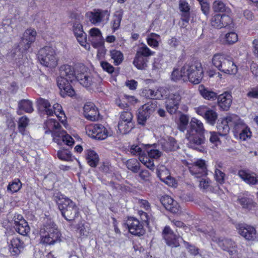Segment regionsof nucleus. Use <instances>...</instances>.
<instances>
[{
	"label": "nucleus",
	"instance_id": "nucleus-52",
	"mask_svg": "<svg viewBox=\"0 0 258 258\" xmlns=\"http://www.w3.org/2000/svg\"><path fill=\"white\" fill-rule=\"evenodd\" d=\"M238 40V35L234 32L227 33L225 35V43L228 44H232Z\"/></svg>",
	"mask_w": 258,
	"mask_h": 258
},
{
	"label": "nucleus",
	"instance_id": "nucleus-37",
	"mask_svg": "<svg viewBox=\"0 0 258 258\" xmlns=\"http://www.w3.org/2000/svg\"><path fill=\"white\" fill-rule=\"evenodd\" d=\"M148 58L136 54L133 61L134 65L139 70L145 69L147 67Z\"/></svg>",
	"mask_w": 258,
	"mask_h": 258
},
{
	"label": "nucleus",
	"instance_id": "nucleus-63",
	"mask_svg": "<svg viewBox=\"0 0 258 258\" xmlns=\"http://www.w3.org/2000/svg\"><path fill=\"white\" fill-rule=\"evenodd\" d=\"M225 174L221 170L216 169L215 171V178L216 181L222 184L224 181Z\"/></svg>",
	"mask_w": 258,
	"mask_h": 258
},
{
	"label": "nucleus",
	"instance_id": "nucleus-26",
	"mask_svg": "<svg viewBox=\"0 0 258 258\" xmlns=\"http://www.w3.org/2000/svg\"><path fill=\"white\" fill-rule=\"evenodd\" d=\"M218 105L223 110H227L230 108L232 101V96L228 93L225 92L217 96Z\"/></svg>",
	"mask_w": 258,
	"mask_h": 258
},
{
	"label": "nucleus",
	"instance_id": "nucleus-36",
	"mask_svg": "<svg viewBox=\"0 0 258 258\" xmlns=\"http://www.w3.org/2000/svg\"><path fill=\"white\" fill-rule=\"evenodd\" d=\"M217 243L219 246L224 250L229 251L232 254L233 251L230 250L229 248H234L235 247V243L230 239H223L222 240L218 239Z\"/></svg>",
	"mask_w": 258,
	"mask_h": 258
},
{
	"label": "nucleus",
	"instance_id": "nucleus-20",
	"mask_svg": "<svg viewBox=\"0 0 258 258\" xmlns=\"http://www.w3.org/2000/svg\"><path fill=\"white\" fill-rule=\"evenodd\" d=\"M9 251L13 255H18L24 249L25 244L19 237H13L8 241Z\"/></svg>",
	"mask_w": 258,
	"mask_h": 258
},
{
	"label": "nucleus",
	"instance_id": "nucleus-43",
	"mask_svg": "<svg viewBox=\"0 0 258 258\" xmlns=\"http://www.w3.org/2000/svg\"><path fill=\"white\" fill-rule=\"evenodd\" d=\"M162 147L165 151L168 152L175 150L178 148V145L174 138L170 137L168 141L162 145Z\"/></svg>",
	"mask_w": 258,
	"mask_h": 258
},
{
	"label": "nucleus",
	"instance_id": "nucleus-27",
	"mask_svg": "<svg viewBox=\"0 0 258 258\" xmlns=\"http://www.w3.org/2000/svg\"><path fill=\"white\" fill-rule=\"evenodd\" d=\"M238 175L247 184L251 185L258 184V177L253 172H250L246 170H240Z\"/></svg>",
	"mask_w": 258,
	"mask_h": 258
},
{
	"label": "nucleus",
	"instance_id": "nucleus-46",
	"mask_svg": "<svg viewBox=\"0 0 258 258\" xmlns=\"http://www.w3.org/2000/svg\"><path fill=\"white\" fill-rule=\"evenodd\" d=\"M136 54L148 58V57L153 55L154 52L151 51L146 45L143 44L142 46L139 47Z\"/></svg>",
	"mask_w": 258,
	"mask_h": 258
},
{
	"label": "nucleus",
	"instance_id": "nucleus-50",
	"mask_svg": "<svg viewBox=\"0 0 258 258\" xmlns=\"http://www.w3.org/2000/svg\"><path fill=\"white\" fill-rule=\"evenodd\" d=\"M57 157L61 160L69 161L72 160V154L68 150L62 149L58 151Z\"/></svg>",
	"mask_w": 258,
	"mask_h": 258
},
{
	"label": "nucleus",
	"instance_id": "nucleus-22",
	"mask_svg": "<svg viewBox=\"0 0 258 258\" xmlns=\"http://www.w3.org/2000/svg\"><path fill=\"white\" fill-rule=\"evenodd\" d=\"M37 103L39 105L44 108V111L48 115H52L53 113L56 114L62 109L61 106L58 103H55L51 107L49 101L43 98L38 99Z\"/></svg>",
	"mask_w": 258,
	"mask_h": 258
},
{
	"label": "nucleus",
	"instance_id": "nucleus-64",
	"mask_svg": "<svg viewBox=\"0 0 258 258\" xmlns=\"http://www.w3.org/2000/svg\"><path fill=\"white\" fill-rule=\"evenodd\" d=\"M248 97L258 99V86L252 88L247 93Z\"/></svg>",
	"mask_w": 258,
	"mask_h": 258
},
{
	"label": "nucleus",
	"instance_id": "nucleus-12",
	"mask_svg": "<svg viewBox=\"0 0 258 258\" xmlns=\"http://www.w3.org/2000/svg\"><path fill=\"white\" fill-rule=\"evenodd\" d=\"M128 231L133 235L141 236L145 234L146 230L144 228L143 224L139 220L130 217L126 221Z\"/></svg>",
	"mask_w": 258,
	"mask_h": 258
},
{
	"label": "nucleus",
	"instance_id": "nucleus-33",
	"mask_svg": "<svg viewBox=\"0 0 258 258\" xmlns=\"http://www.w3.org/2000/svg\"><path fill=\"white\" fill-rule=\"evenodd\" d=\"M184 65L180 69H174L173 71L171 76V79L172 81L174 82H177L178 81H182L183 82H186V72L185 70H184Z\"/></svg>",
	"mask_w": 258,
	"mask_h": 258
},
{
	"label": "nucleus",
	"instance_id": "nucleus-41",
	"mask_svg": "<svg viewBox=\"0 0 258 258\" xmlns=\"http://www.w3.org/2000/svg\"><path fill=\"white\" fill-rule=\"evenodd\" d=\"M146 152L148 154L147 156V157L149 158V160L151 161L154 164V159H158L162 154L159 150L154 149L153 147L150 145H149V148L147 149Z\"/></svg>",
	"mask_w": 258,
	"mask_h": 258
},
{
	"label": "nucleus",
	"instance_id": "nucleus-56",
	"mask_svg": "<svg viewBox=\"0 0 258 258\" xmlns=\"http://www.w3.org/2000/svg\"><path fill=\"white\" fill-rule=\"evenodd\" d=\"M60 90L61 95L63 96L65 95H68L69 96H72L75 95V91L73 89L70 83Z\"/></svg>",
	"mask_w": 258,
	"mask_h": 258
},
{
	"label": "nucleus",
	"instance_id": "nucleus-16",
	"mask_svg": "<svg viewBox=\"0 0 258 258\" xmlns=\"http://www.w3.org/2000/svg\"><path fill=\"white\" fill-rule=\"evenodd\" d=\"M73 31L80 45L83 46L86 50H89L90 49V45L87 43V35L83 30L82 25L78 22H76L73 25Z\"/></svg>",
	"mask_w": 258,
	"mask_h": 258
},
{
	"label": "nucleus",
	"instance_id": "nucleus-24",
	"mask_svg": "<svg viewBox=\"0 0 258 258\" xmlns=\"http://www.w3.org/2000/svg\"><path fill=\"white\" fill-rule=\"evenodd\" d=\"M36 32L34 29H27L23 34L21 45H24V49L28 50L36 39Z\"/></svg>",
	"mask_w": 258,
	"mask_h": 258
},
{
	"label": "nucleus",
	"instance_id": "nucleus-45",
	"mask_svg": "<svg viewBox=\"0 0 258 258\" xmlns=\"http://www.w3.org/2000/svg\"><path fill=\"white\" fill-rule=\"evenodd\" d=\"M213 9L215 12L229 13L230 9L221 1H215L213 4Z\"/></svg>",
	"mask_w": 258,
	"mask_h": 258
},
{
	"label": "nucleus",
	"instance_id": "nucleus-2",
	"mask_svg": "<svg viewBox=\"0 0 258 258\" xmlns=\"http://www.w3.org/2000/svg\"><path fill=\"white\" fill-rule=\"evenodd\" d=\"M53 200L57 203L62 216L67 221H72L77 217L79 209L76 204L65 196L56 194L53 196Z\"/></svg>",
	"mask_w": 258,
	"mask_h": 258
},
{
	"label": "nucleus",
	"instance_id": "nucleus-34",
	"mask_svg": "<svg viewBox=\"0 0 258 258\" xmlns=\"http://www.w3.org/2000/svg\"><path fill=\"white\" fill-rule=\"evenodd\" d=\"M90 35L92 37V44L94 47L101 44L102 36L100 30L96 28H92L90 30Z\"/></svg>",
	"mask_w": 258,
	"mask_h": 258
},
{
	"label": "nucleus",
	"instance_id": "nucleus-35",
	"mask_svg": "<svg viewBox=\"0 0 258 258\" xmlns=\"http://www.w3.org/2000/svg\"><path fill=\"white\" fill-rule=\"evenodd\" d=\"M236 133H239V138L242 141H245L250 138L251 136V132L250 128L243 122L241 124L239 129L235 131Z\"/></svg>",
	"mask_w": 258,
	"mask_h": 258
},
{
	"label": "nucleus",
	"instance_id": "nucleus-51",
	"mask_svg": "<svg viewBox=\"0 0 258 258\" xmlns=\"http://www.w3.org/2000/svg\"><path fill=\"white\" fill-rule=\"evenodd\" d=\"M142 94L146 98L151 99H158L159 97L157 95L156 91L148 88L144 89ZM158 96L159 95H158Z\"/></svg>",
	"mask_w": 258,
	"mask_h": 258
},
{
	"label": "nucleus",
	"instance_id": "nucleus-48",
	"mask_svg": "<svg viewBox=\"0 0 258 258\" xmlns=\"http://www.w3.org/2000/svg\"><path fill=\"white\" fill-rule=\"evenodd\" d=\"M29 122V118L23 116L20 117L18 121V129L19 132L23 135L25 134V128L28 126Z\"/></svg>",
	"mask_w": 258,
	"mask_h": 258
},
{
	"label": "nucleus",
	"instance_id": "nucleus-60",
	"mask_svg": "<svg viewBox=\"0 0 258 258\" xmlns=\"http://www.w3.org/2000/svg\"><path fill=\"white\" fill-rule=\"evenodd\" d=\"M100 65L102 69L109 74H112L114 71V67L106 61H101Z\"/></svg>",
	"mask_w": 258,
	"mask_h": 258
},
{
	"label": "nucleus",
	"instance_id": "nucleus-30",
	"mask_svg": "<svg viewBox=\"0 0 258 258\" xmlns=\"http://www.w3.org/2000/svg\"><path fill=\"white\" fill-rule=\"evenodd\" d=\"M190 128L187 132L204 135L205 130L201 121L196 118H192L190 122Z\"/></svg>",
	"mask_w": 258,
	"mask_h": 258
},
{
	"label": "nucleus",
	"instance_id": "nucleus-10",
	"mask_svg": "<svg viewBox=\"0 0 258 258\" xmlns=\"http://www.w3.org/2000/svg\"><path fill=\"white\" fill-rule=\"evenodd\" d=\"M238 233L248 241L258 240V233L252 226L245 224H238L236 226Z\"/></svg>",
	"mask_w": 258,
	"mask_h": 258
},
{
	"label": "nucleus",
	"instance_id": "nucleus-8",
	"mask_svg": "<svg viewBox=\"0 0 258 258\" xmlns=\"http://www.w3.org/2000/svg\"><path fill=\"white\" fill-rule=\"evenodd\" d=\"M157 107L156 101H150L142 105L138 109V122L142 125H145L147 120L155 111Z\"/></svg>",
	"mask_w": 258,
	"mask_h": 258
},
{
	"label": "nucleus",
	"instance_id": "nucleus-47",
	"mask_svg": "<svg viewBox=\"0 0 258 258\" xmlns=\"http://www.w3.org/2000/svg\"><path fill=\"white\" fill-rule=\"evenodd\" d=\"M217 117L218 114L216 112L210 108L208 109L206 114L204 116L207 122L212 125L215 124Z\"/></svg>",
	"mask_w": 258,
	"mask_h": 258
},
{
	"label": "nucleus",
	"instance_id": "nucleus-44",
	"mask_svg": "<svg viewBox=\"0 0 258 258\" xmlns=\"http://www.w3.org/2000/svg\"><path fill=\"white\" fill-rule=\"evenodd\" d=\"M110 55L111 58L113 59L115 65H118L121 63L123 60V54L120 51L113 49L110 51Z\"/></svg>",
	"mask_w": 258,
	"mask_h": 258
},
{
	"label": "nucleus",
	"instance_id": "nucleus-3",
	"mask_svg": "<svg viewBox=\"0 0 258 258\" xmlns=\"http://www.w3.org/2000/svg\"><path fill=\"white\" fill-rule=\"evenodd\" d=\"M76 79L81 85L91 89L96 88L102 81L97 74H92L87 67L81 64L76 66Z\"/></svg>",
	"mask_w": 258,
	"mask_h": 258
},
{
	"label": "nucleus",
	"instance_id": "nucleus-61",
	"mask_svg": "<svg viewBox=\"0 0 258 258\" xmlns=\"http://www.w3.org/2000/svg\"><path fill=\"white\" fill-rule=\"evenodd\" d=\"M69 82H70V81L68 78L61 76V75H60V77L57 79V84L60 90L64 87L66 85L69 83Z\"/></svg>",
	"mask_w": 258,
	"mask_h": 258
},
{
	"label": "nucleus",
	"instance_id": "nucleus-13",
	"mask_svg": "<svg viewBox=\"0 0 258 258\" xmlns=\"http://www.w3.org/2000/svg\"><path fill=\"white\" fill-rule=\"evenodd\" d=\"M190 173L196 178H201L207 175L205 160L199 159L189 166Z\"/></svg>",
	"mask_w": 258,
	"mask_h": 258
},
{
	"label": "nucleus",
	"instance_id": "nucleus-39",
	"mask_svg": "<svg viewBox=\"0 0 258 258\" xmlns=\"http://www.w3.org/2000/svg\"><path fill=\"white\" fill-rule=\"evenodd\" d=\"M18 107L20 110H24L27 113H31L34 110L32 101L27 99H23L20 101Z\"/></svg>",
	"mask_w": 258,
	"mask_h": 258
},
{
	"label": "nucleus",
	"instance_id": "nucleus-59",
	"mask_svg": "<svg viewBox=\"0 0 258 258\" xmlns=\"http://www.w3.org/2000/svg\"><path fill=\"white\" fill-rule=\"evenodd\" d=\"M239 202L242 207L246 209H250L253 204L252 200L247 198H242L239 200Z\"/></svg>",
	"mask_w": 258,
	"mask_h": 258
},
{
	"label": "nucleus",
	"instance_id": "nucleus-5",
	"mask_svg": "<svg viewBox=\"0 0 258 258\" xmlns=\"http://www.w3.org/2000/svg\"><path fill=\"white\" fill-rule=\"evenodd\" d=\"M41 241L51 245L60 241V233L56 224L51 221H47L40 229Z\"/></svg>",
	"mask_w": 258,
	"mask_h": 258
},
{
	"label": "nucleus",
	"instance_id": "nucleus-53",
	"mask_svg": "<svg viewBox=\"0 0 258 258\" xmlns=\"http://www.w3.org/2000/svg\"><path fill=\"white\" fill-rule=\"evenodd\" d=\"M217 129L219 135L224 136L229 133L230 127L228 126V124L224 123V120L223 119L221 122L217 125Z\"/></svg>",
	"mask_w": 258,
	"mask_h": 258
},
{
	"label": "nucleus",
	"instance_id": "nucleus-25",
	"mask_svg": "<svg viewBox=\"0 0 258 258\" xmlns=\"http://www.w3.org/2000/svg\"><path fill=\"white\" fill-rule=\"evenodd\" d=\"M157 174L160 180L167 185L171 186L175 185V180L171 177L169 170L165 166H162L157 168Z\"/></svg>",
	"mask_w": 258,
	"mask_h": 258
},
{
	"label": "nucleus",
	"instance_id": "nucleus-14",
	"mask_svg": "<svg viewBox=\"0 0 258 258\" xmlns=\"http://www.w3.org/2000/svg\"><path fill=\"white\" fill-rule=\"evenodd\" d=\"M181 96L179 93H171L165 102V107L168 112L170 114H174L177 111Z\"/></svg>",
	"mask_w": 258,
	"mask_h": 258
},
{
	"label": "nucleus",
	"instance_id": "nucleus-62",
	"mask_svg": "<svg viewBox=\"0 0 258 258\" xmlns=\"http://www.w3.org/2000/svg\"><path fill=\"white\" fill-rule=\"evenodd\" d=\"M179 7L180 10L184 12L185 14H188L190 10L188 4L184 0H180L179 1Z\"/></svg>",
	"mask_w": 258,
	"mask_h": 258
},
{
	"label": "nucleus",
	"instance_id": "nucleus-21",
	"mask_svg": "<svg viewBox=\"0 0 258 258\" xmlns=\"http://www.w3.org/2000/svg\"><path fill=\"white\" fill-rule=\"evenodd\" d=\"M160 202L166 210L172 213L178 214L181 212L178 204L169 196L162 197Z\"/></svg>",
	"mask_w": 258,
	"mask_h": 258
},
{
	"label": "nucleus",
	"instance_id": "nucleus-15",
	"mask_svg": "<svg viewBox=\"0 0 258 258\" xmlns=\"http://www.w3.org/2000/svg\"><path fill=\"white\" fill-rule=\"evenodd\" d=\"M163 235L167 245L171 247H177L179 246V239L181 238L183 240L182 237H180L179 235H176L168 226L164 227L163 231Z\"/></svg>",
	"mask_w": 258,
	"mask_h": 258
},
{
	"label": "nucleus",
	"instance_id": "nucleus-57",
	"mask_svg": "<svg viewBox=\"0 0 258 258\" xmlns=\"http://www.w3.org/2000/svg\"><path fill=\"white\" fill-rule=\"evenodd\" d=\"M179 120L178 128L181 131L184 132L188 123V118L186 115L182 114L180 116Z\"/></svg>",
	"mask_w": 258,
	"mask_h": 258
},
{
	"label": "nucleus",
	"instance_id": "nucleus-17",
	"mask_svg": "<svg viewBox=\"0 0 258 258\" xmlns=\"http://www.w3.org/2000/svg\"><path fill=\"white\" fill-rule=\"evenodd\" d=\"M231 23V18L229 16L224 14L215 15L211 20L212 26L217 29L226 27Z\"/></svg>",
	"mask_w": 258,
	"mask_h": 258
},
{
	"label": "nucleus",
	"instance_id": "nucleus-29",
	"mask_svg": "<svg viewBox=\"0 0 258 258\" xmlns=\"http://www.w3.org/2000/svg\"><path fill=\"white\" fill-rule=\"evenodd\" d=\"M224 123L228 124V126L233 127L235 131L239 129L241 124L244 122L239 116L235 114L229 115L223 119Z\"/></svg>",
	"mask_w": 258,
	"mask_h": 258
},
{
	"label": "nucleus",
	"instance_id": "nucleus-28",
	"mask_svg": "<svg viewBox=\"0 0 258 258\" xmlns=\"http://www.w3.org/2000/svg\"><path fill=\"white\" fill-rule=\"evenodd\" d=\"M59 72L60 75L68 78L70 82L76 79V67L74 68L70 65L63 64L60 67Z\"/></svg>",
	"mask_w": 258,
	"mask_h": 258
},
{
	"label": "nucleus",
	"instance_id": "nucleus-42",
	"mask_svg": "<svg viewBox=\"0 0 258 258\" xmlns=\"http://www.w3.org/2000/svg\"><path fill=\"white\" fill-rule=\"evenodd\" d=\"M127 168L134 173H137L140 169V164L136 159H130L125 162Z\"/></svg>",
	"mask_w": 258,
	"mask_h": 258
},
{
	"label": "nucleus",
	"instance_id": "nucleus-40",
	"mask_svg": "<svg viewBox=\"0 0 258 258\" xmlns=\"http://www.w3.org/2000/svg\"><path fill=\"white\" fill-rule=\"evenodd\" d=\"M118 128L120 133L126 134L134 128L133 122H128L119 120L118 124Z\"/></svg>",
	"mask_w": 258,
	"mask_h": 258
},
{
	"label": "nucleus",
	"instance_id": "nucleus-1",
	"mask_svg": "<svg viewBox=\"0 0 258 258\" xmlns=\"http://www.w3.org/2000/svg\"><path fill=\"white\" fill-rule=\"evenodd\" d=\"M59 123L54 119L50 118L46 120L44 126L46 130L45 134L51 133L53 141L58 144L62 143L69 146H72L74 144L73 138L67 134L66 132L60 128Z\"/></svg>",
	"mask_w": 258,
	"mask_h": 258
},
{
	"label": "nucleus",
	"instance_id": "nucleus-23",
	"mask_svg": "<svg viewBox=\"0 0 258 258\" xmlns=\"http://www.w3.org/2000/svg\"><path fill=\"white\" fill-rule=\"evenodd\" d=\"M14 228L17 232L22 235H26L30 232L27 222L21 215H18L14 220Z\"/></svg>",
	"mask_w": 258,
	"mask_h": 258
},
{
	"label": "nucleus",
	"instance_id": "nucleus-11",
	"mask_svg": "<svg viewBox=\"0 0 258 258\" xmlns=\"http://www.w3.org/2000/svg\"><path fill=\"white\" fill-rule=\"evenodd\" d=\"M130 152L134 156H138L140 162L150 170H154L155 165L151 161L149 160L145 151H143L141 147L138 145H132L130 148Z\"/></svg>",
	"mask_w": 258,
	"mask_h": 258
},
{
	"label": "nucleus",
	"instance_id": "nucleus-9",
	"mask_svg": "<svg viewBox=\"0 0 258 258\" xmlns=\"http://www.w3.org/2000/svg\"><path fill=\"white\" fill-rule=\"evenodd\" d=\"M87 135L96 140H103L108 136L107 130L102 124H90L85 127Z\"/></svg>",
	"mask_w": 258,
	"mask_h": 258
},
{
	"label": "nucleus",
	"instance_id": "nucleus-55",
	"mask_svg": "<svg viewBox=\"0 0 258 258\" xmlns=\"http://www.w3.org/2000/svg\"><path fill=\"white\" fill-rule=\"evenodd\" d=\"M133 115L131 112L124 111L121 112L119 117V120L128 122H133Z\"/></svg>",
	"mask_w": 258,
	"mask_h": 258
},
{
	"label": "nucleus",
	"instance_id": "nucleus-6",
	"mask_svg": "<svg viewBox=\"0 0 258 258\" xmlns=\"http://www.w3.org/2000/svg\"><path fill=\"white\" fill-rule=\"evenodd\" d=\"M184 70L186 72V81H188L194 84H198L201 82L204 71L200 63L185 64Z\"/></svg>",
	"mask_w": 258,
	"mask_h": 258
},
{
	"label": "nucleus",
	"instance_id": "nucleus-58",
	"mask_svg": "<svg viewBox=\"0 0 258 258\" xmlns=\"http://www.w3.org/2000/svg\"><path fill=\"white\" fill-rule=\"evenodd\" d=\"M183 241L185 247L191 254L193 255H197L199 254V249L198 248L184 240Z\"/></svg>",
	"mask_w": 258,
	"mask_h": 258
},
{
	"label": "nucleus",
	"instance_id": "nucleus-19",
	"mask_svg": "<svg viewBox=\"0 0 258 258\" xmlns=\"http://www.w3.org/2000/svg\"><path fill=\"white\" fill-rule=\"evenodd\" d=\"M86 15L88 17L90 21L94 25L100 23L104 20L107 22L109 17V14L107 11L99 10L88 12Z\"/></svg>",
	"mask_w": 258,
	"mask_h": 258
},
{
	"label": "nucleus",
	"instance_id": "nucleus-18",
	"mask_svg": "<svg viewBox=\"0 0 258 258\" xmlns=\"http://www.w3.org/2000/svg\"><path fill=\"white\" fill-rule=\"evenodd\" d=\"M186 138L188 141L187 143L188 147L194 149H199L198 146L204 144L205 140L204 135L189 132H187Z\"/></svg>",
	"mask_w": 258,
	"mask_h": 258
},
{
	"label": "nucleus",
	"instance_id": "nucleus-7",
	"mask_svg": "<svg viewBox=\"0 0 258 258\" xmlns=\"http://www.w3.org/2000/svg\"><path fill=\"white\" fill-rule=\"evenodd\" d=\"M38 60L45 67L54 68L57 64V59L54 49L49 46H46L39 51Z\"/></svg>",
	"mask_w": 258,
	"mask_h": 258
},
{
	"label": "nucleus",
	"instance_id": "nucleus-32",
	"mask_svg": "<svg viewBox=\"0 0 258 258\" xmlns=\"http://www.w3.org/2000/svg\"><path fill=\"white\" fill-rule=\"evenodd\" d=\"M85 152L86 159L88 164L91 167H96L99 161V158L97 153L91 149H88Z\"/></svg>",
	"mask_w": 258,
	"mask_h": 258
},
{
	"label": "nucleus",
	"instance_id": "nucleus-31",
	"mask_svg": "<svg viewBox=\"0 0 258 258\" xmlns=\"http://www.w3.org/2000/svg\"><path fill=\"white\" fill-rule=\"evenodd\" d=\"M198 90L200 95L205 99L208 100H215L217 98V94L203 85L199 86Z\"/></svg>",
	"mask_w": 258,
	"mask_h": 258
},
{
	"label": "nucleus",
	"instance_id": "nucleus-4",
	"mask_svg": "<svg viewBox=\"0 0 258 258\" xmlns=\"http://www.w3.org/2000/svg\"><path fill=\"white\" fill-rule=\"evenodd\" d=\"M213 64L220 72L228 75H235L238 68L232 57L229 55L217 53L212 58Z\"/></svg>",
	"mask_w": 258,
	"mask_h": 258
},
{
	"label": "nucleus",
	"instance_id": "nucleus-38",
	"mask_svg": "<svg viewBox=\"0 0 258 258\" xmlns=\"http://www.w3.org/2000/svg\"><path fill=\"white\" fill-rule=\"evenodd\" d=\"M122 10H119L114 13L113 20L111 22L112 28L114 32L119 28L122 18Z\"/></svg>",
	"mask_w": 258,
	"mask_h": 258
},
{
	"label": "nucleus",
	"instance_id": "nucleus-49",
	"mask_svg": "<svg viewBox=\"0 0 258 258\" xmlns=\"http://www.w3.org/2000/svg\"><path fill=\"white\" fill-rule=\"evenodd\" d=\"M22 187V183L20 179H15L12 182H10L8 187L7 190L11 191L12 192H16L18 191Z\"/></svg>",
	"mask_w": 258,
	"mask_h": 258
},
{
	"label": "nucleus",
	"instance_id": "nucleus-54",
	"mask_svg": "<svg viewBox=\"0 0 258 258\" xmlns=\"http://www.w3.org/2000/svg\"><path fill=\"white\" fill-rule=\"evenodd\" d=\"M99 111L96 107L93 108L90 112H88L85 116V117L88 120L92 121H95L98 120L99 118Z\"/></svg>",
	"mask_w": 258,
	"mask_h": 258
}]
</instances>
